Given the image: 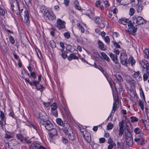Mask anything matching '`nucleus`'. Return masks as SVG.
<instances>
[{
	"label": "nucleus",
	"instance_id": "nucleus-28",
	"mask_svg": "<svg viewBox=\"0 0 149 149\" xmlns=\"http://www.w3.org/2000/svg\"><path fill=\"white\" fill-rule=\"evenodd\" d=\"M116 78L118 81L120 82L123 81V79L121 76L119 74H117L115 75Z\"/></svg>",
	"mask_w": 149,
	"mask_h": 149
},
{
	"label": "nucleus",
	"instance_id": "nucleus-5",
	"mask_svg": "<svg viewBox=\"0 0 149 149\" xmlns=\"http://www.w3.org/2000/svg\"><path fill=\"white\" fill-rule=\"evenodd\" d=\"M44 16L49 21H53L56 19V17L53 13L47 10L45 13Z\"/></svg>",
	"mask_w": 149,
	"mask_h": 149
},
{
	"label": "nucleus",
	"instance_id": "nucleus-55",
	"mask_svg": "<svg viewBox=\"0 0 149 149\" xmlns=\"http://www.w3.org/2000/svg\"><path fill=\"white\" fill-rule=\"evenodd\" d=\"M30 75L31 77L33 78L34 79H35L36 78V76L34 72H31Z\"/></svg>",
	"mask_w": 149,
	"mask_h": 149
},
{
	"label": "nucleus",
	"instance_id": "nucleus-63",
	"mask_svg": "<svg viewBox=\"0 0 149 149\" xmlns=\"http://www.w3.org/2000/svg\"><path fill=\"white\" fill-rule=\"evenodd\" d=\"M124 121L123 120H121L119 124V128H123Z\"/></svg>",
	"mask_w": 149,
	"mask_h": 149
},
{
	"label": "nucleus",
	"instance_id": "nucleus-34",
	"mask_svg": "<svg viewBox=\"0 0 149 149\" xmlns=\"http://www.w3.org/2000/svg\"><path fill=\"white\" fill-rule=\"evenodd\" d=\"M146 73H144V74L143 75V80L145 81L147 80L148 79V77L149 75V73L148 72H146Z\"/></svg>",
	"mask_w": 149,
	"mask_h": 149
},
{
	"label": "nucleus",
	"instance_id": "nucleus-45",
	"mask_svg": "<svg viewBox=\"0 0 149 149\" xmlns=\"http://www.w3.org/2000/svg\"><path fill=\"white\" fill-rule=\"evenodd\" d=\"M56 121L58 124L61 126L63 125V122L61 119L57 118L56 119Z\"/></svg>",
	"mask_w": 149,
	"mask_h": 149
},
{
	"label": "nucleus",
	"instance_id": "nucleus-57",
	"mask_svg": "<svg viewBox=\"0 0 149 149\" xmlns=\"http://www.w3.org/2000/svg\"><path fill=\"white\" fill-rule=\"evenodd\" d=\"M98 69L103 73L104 75H105V72L101 66H100Z\"/></svg>",
	"mask_w": 149,
	"mask_h": 149
},
{
	"label": "nucleus",
	"instance_id": "nucleus-25",
	"mask_svg": "<svg viewBox=\"0 0 149 149\" xmlns=\"http://www.w3.org/2000/svg\"><path fill=\"white\" fill-rule=\"evenodd\" d=\"M144 56L145 58L149 59V50L145 49L144 51Z\"/></svg>",
	"mask_w": 149,
	"mask_h": 149
},
{
	"label": "nucleus",
	"instance_id": "nucleus-15",
	"mask_svg": "<svg viewBox=\"0 0 149 149\" xmlns=\"http://www.w3.org/2000/svg\"><path fill=\"white\" fill-rule=\"evenodd\" d=\"M24 22L26 24L28 25L30 22L29 13L28 11L26 10L24 11Z\"/></svg>",
	"mask_w": 149,
	"mask_h": 149
},
{
	"label": "nucleus",
	"instance_id": "nucleus-60",
	"mask_svg": "<svg viewBox=\"0 0 149 149\" xmlns=\"http://www.w3.org/2000/svg\"><path fill=\"white\" fill-rule=\"evenodd\" d=\"M107 143L109 144L115 143L114 142L113 140L112 139L111 137L109 138L108 139Z\"/></svg>",
	"mask_w": 149,
	"mask_h": 149
},
{
	"label": "nucleus",
	"instance_id": "nucleus-22",
	"mask_svg": "<svg viewBox=\"0 0 149 149\" xmlns=\"http://www.w3.org/2000/svg\"><path fill=\"white\" fill-rule=\"evenodd\" d=\"M126 78V81L128 83L132 84L133 85H134L135 84V81L130 76H127Z\"/></svg>",
	"mask_w": 149,
	"mask_h": 149
},
{
	"label": "nucleus",
	"instance_id": "nucleus-43",
	"mask_svg": "<svg viewBox=\"0 0 149 149\" xmlns=\"http://www.w3.org/2000/svg\"><path fill=\"white\" fill-rule=\"evenodd\" d=\"M51 112L52 115L55 117L58 116V112L56 110L51 111Z\"/></svg>",
	"mask_w": 149,
	"mask_h": 149
},
{
	"label": "nucleus",
	"instance_id": "nucleus-52",
	"mask_svg": "<svg viewBox=\"0 0 149 149\" xmlns=\"http://www.w3.org/2000/svg\"><path fill=\"white\" fill-rule=\"evenodd\" d=\"M107 147V149H112L114 146H116V143L109 144Z\"/></svg>",
	"mask_w": 149,
	"mask_h": 149
},
{
	"label": "nucleus",
	"instance_id": "nucleus-7",
	"mask_svg": "<svg viewBox=\"0 0 149 149\" xmlns=\"http://www.w3.org/2000/svg\"><path fill=\"white\" fill-rule=\"evenodd\" d=\"M57 27L61 30L65 27V22L60 19H58L56 21Z\"/></svg>",
	"mask_w": 149,
	"mask_h": 149
},
{
	"label": "nucleus",
	"instance_id": "nucleus-50",
	"mask_svg": "<svg viewBox=\"0 0 149 149\" xmlns=\"http://www.w3.org/2000/svg\"><path fill=\"white\" fill-rule=\"evenodd\" d=\"M140 95L141 97H142V98L143 99V100H145V97L144 94V93L143 92L141 88L140 89Z\"/></svg>",
	"mask_w": 149,
	"mask_h": 149
},
{
	"label": "nucleus",
	"instance_id": "nucleus-31",
	"mask_svg": "<svg viewBox=\"0 0 149 149\" xmlns=\"http://www.w3.org/2000/svg\"><path fill=\"white\" fill-rule=\"evenodd\" d=\"M16 136L18 139L21 142L23 141L24 136L22 134H16Z\"/></svg>",
	"mask_w": 149,
	"mask_h": 149
},
{
	"label": "nucleus",
	"instance_id": "nucleus-18",
	"mask_svg": "<svg viewBox=\"0 0 149 149\" xmlns=\"http://www.w3.org/2000/svg\"><path fill=\"white\" fill-rule=\"evenodd\" d=\"M109 55L112 60L116 63L117 64L118 62L117 56L116 55L113 54L111 52L109 53Z\"/></svg>",
	"mask_w": 149,
	"mask_h": 149
},
{
	"label": "nucleus",
	"instance_id": "nucleus-14",
	"mask_svg": "<svg viewBox=\"0 0 149 149\" xmlns=\"http://www.w3.org/2000/svg\"><path fill=\"white\" fill-rule=\"evenodd\" d=\"M140 72L139 71L136 72L132 75V77L136 79L138 81H140L142 80V78L140 75Z\"/></svg>",
	"mask_w": 149,
	"mask_h": 149
},
{
	"label": "nucleus",
	"instance_id": "nucleus-21",
	"mask_svg": "<svg viewBox=\"0 0 149 149\" xmlns=\"http://www.w3.org/2000/svg\"><path fill=\"white\" fill-rule=\"evenodd\" d=\"M129 20L127 19H125V18H121L118 21L119 23L124 25H126L127 24Z\"/></svg>",
	"mask_w": 149,
	"mask_h": 149
},
{
	"label": "nucleus",
	"instance_id": "nucleus-35",
	"mask_svg": "<svg viewBox=\"0 0 149 149\" xmlns=\"http://www.w3.org/2000/svg\"><path fill=\"white\" fill-rule=\"evenodd\" d=\"M102 19V17H97L95 19V21L97 24H100Z\"/></svg>",
	"mask_w": 149,
	"mask_h": 149
},
{
	"label": "nucleus",
	"instance_id": "nucleus-48",
	"mask_svg": "<svg viewBox=\"0 0 149 149\" xmlns=\"http://www.w3.org/2000/svg\"><path fill=\"white\" fill-rule=\"evenodd\" d=\"M143 9V7L141 5H140L136 7L137 11L138 13L141 12Z\"/></svg>",
	"mask_w": 149,
	"mask_h": 149
},
{
	"label": "nucleus",
	"instance_id": "nucleus-17",
	"mask_svg": "<svg viewBox=\"0 0 149 149\" xmlns=\"http://www.w3.org/2000/svg\"><path fill=\"white\" fill-rule=\"evenodd\" d=\"M97 45L99 48L101 50L103 51H105L107 50V47L105 46L103 42L100 40H99L97 42Z\"/></svg>",
	"mask_w": 149,
	"mask_h": 149
},
{
	"label": "nucleus",
	"instance_id": "nucleus-42",
	"mask_svg": "<svg viewBox=\"0 0 149 149\" xmlns=\"http://www.w3.org/2000/svg\"><path fill=\"white\" fill-rule=\"evenodd\" d=\"M135 12V10L132 8H130L129 9V14L130 16L133 15Z\"/></svg>",
	"mask_w": 149,
	"mask_h": 149
},
{
	"label": "nucleus",
	"instance_id": "nucleus-44",
	"mask_svg": "<svg viewBox=\"0 0 149 149\" xmlns=\"http://www.w3.org/2000/svg\"><path fill=\"white\" fill-rule=\"evenodd\" d=\"M50 43L51 45V46L52 48H54L56 47V43L54 40H51L50 41Z\"/></svg>",
	"mask_w": 149,
	"mask_h": 149
},
{
	"label": "nucleus",
	"instance_id": "nucleus-38",
	"mask_svg": "<svg viewBox=\"0 0 149 149\" xmlns=\"http://www.w3.org/2000/svg\"><path fill=\"white\" fill-rule=\"evenodd\" d=\"M105 42L107 44H109L110 42V39L109 36H104L103 38Z\"/></svg>",
	"mask_w": 149,
	"mask_h": 149
},
{
	"label": "nucleus",
	"instance_id": "nucleus-49",
	"mask_svg": "<svg viewBox=\"0 0 149 149\" xmlns=\"http://www.w3.org/2000/svg\"><path fill=\"white\" fill-rule=\"evenodd\" d=\"M113 125L112 123H109L107 126V130H111L113 127Z\"/></svg>",
	"mask_w": 149,
	"mask_h": 149
},
{
	"label": "nucleus",
	"instance_id": "nucleus-51",
	"mask_svg": "<svg viewBox=\"0 0 149 149\" xmlns=\"http://www.w3.org/2000/svg\"><path fill=\"white\" fill-rule=\"evenodd\" d=\"M61 51L62 52L61 54L62 57L64 59L66 58L67 56V54L66 53L65 51H64L63 50H61Z\"/></svg>",
	"mask_w": 149,
	"mask_h": 149
},
{
	"label": "nucleus",
	"instance_id": "nucleus-4",
	"mask_svg": "<svg viewBox=\"0 0 149 149\" xmlns=\"http://www.w3.org/2000/svg\"><path fill=\"white\" fill-rule=\"evenodd\" d=\"M30 149H46L44 147L40 145L38 141H35L31 145Z\"/></svg>",
	"mask_w": 149,
	"mask_h": 149
},
{
	"label": "nucleus",
	"instance_id": "nucleus-39",
	"mask_svg": "<svg viewBox=\"0 0 149 149\" xmlns=\"http://www.w3.org/2000/svg\"><path fill=\"white\" fill-rule=\"evenodd\" d=\"M74 4L76 8L77 9L79 10H81V7L79 5V3L77 0L74 1Z\"/></svg>",
	"mask_w": 149,
	"mask_h": 149
},
{
	"label": "nucleus",
	"instance_id": "nucleus-59",
	"mask_svg": "<svg viewBox=\"0 0 149 149\" xmlns=\"http://www.w3.org/2000/svg\"><path fill=\"white\" fill-rule=\"evenodd\" d=\"M104 3L105 5V7H108L110 6V4L109 2L107 1H104Z\"/></svg>",
	"mask_w": 149,
	"mask_h": 149
},
{
	"label": "nucleus",
	"instance_id": "nucleus-47",
	"mask_svg": "<svg viewBox=\"0 0 149 149\" xmlns=\"http://www.w3.org/2000/svg\"><path fill=\"white\" fill-rule=\"evenodd\" d=\"M131 121L132 123H134V122H136L138 121V119L135 117L132 116L130 117Z\"/></svg>",
	"mask_w": 149,
	"mask_h": 149
},
{
	"label": "nucleus",
	"instance_id": "nucleus-37",
	"mask_svg": "<svg viewBox=\"0 0 149 149\" xmlns=\"http://www.w3.org/2000/svg\"><path fill=\"white\" fill-rule=\"evenodd\" d=\"M51 111L56 110L57 106L56 104L55 103H53L51 106Z\"/></svg>",
	"mask_w": 149,
	"mask_h": 149
},
{
	"label": "nucleus",
	"instance_id": "nucleus-40",
	"mask_svg": "<svg viewBox=\"0 0 149 149\" xmlns=\"http://www.w3.org/2000/svg\"><path fill=\"white\" fill-rule=\"evenodd\" d=\"M5 14V10L0 6V15L4 16Z\"/></svg>",
	"mask_w": 149,
	"mask_h": 149
},
{
	"label": "nucleus",
	"instance_id": "nucleus-1",
	"mask_svg": "<svg viewBox=\"0 0 149 149\" xmlns=\"http://www.w3.org/2000/svg\"><path fill=\"white\" fill-rule=\"evenodd\" d=\"M125 141L127 144L129 146H131L133 144V139L132 135L130 132L127 129L125 130Z\"/></svg>",
	"mask_w": 149,
	"mask_h": 149
},
{
	"label": "nucleus",
	"instance_id": "nucleus-46",
	"mask_svg": "<svg viewBox=\"0 0 149 149\" xmlns=\"http://www.w3.org/2000/svg\"><path fill=\"white\" fill-rule=\"evenodd\" d=\"M143 70H145V72H148L149 73V63H148L146 65L145 67L144 68H143Z\"/></svg>",
	"mask_w": 149,
	"mask_h": 149
},
{
	"label": "nucleus",
	"instance_id": "nucleus-24",
	"mask_svg": "<svg viewBox=\"0 0 149 149\" xmlns=\"http://www.w3.org/2000/svg\"><path fill=\"white\" fill-rule=\"evenodd\" d=\"M102 56L104 58V59L106 60L107 61L109 62L110 61V59L109 58L107 55L104 52L100 53Z\"/></svg>",
	"mask_w": 149,
	"mask_h": 149
},
{
	"label": "nucleus",
	"instance_id": "nucleus-56",
	"mask_svg": "<svg viewBox=\"0 0 149 149\" xmlns=\"http://www.w3.org/2000/svg\"><path fill=\"white\" fill-rule=\"evenodd\" d=\"M112 42L113 43V45L116 47V48H120V46L116 42L112 41Z\"/></svg>",
	"mask_w": 149,
	"mask_h": 149
},
{
	"label": "nucleus",
	"instance_id": "nucleus-2",
	"mask_svg": "<svg viewBox=\"0 0 149 149\" xmlns=\"http://www.w3.org/2000/svg\"><path fill=\"white\" fill-rule=\"evenodd\" d=\"M134 140L137 144L140 145H144L147 142L145 139L144 135L135 137Z\"/></svg>",
	"mask_w": 149,
	"mask_h": 149
},
{
	"label": "nucleus",
	"instance_id": "nucleus-6",
	"mask_svg": "<svg viewBox=\"0 0 149 149\" xmlns=\"http://www.w3.org/2000/svg\"><path fill=\"white\" fill-rule=\"evenodd\" d=\"M120 59L121 64L127 66L128 64L127 55L124 53H121L120 54Z\"/></svg>",
	"mask_w": 149,
	"mask_h": 149
},
{
	"label": "nucleus",
	"instance_id": "nucleus-10",
	"mask_svg": "<svg viewBox=\"0 0 149 149\" xmlns=\"http://www.w3.org/2000/svg\"><path fill=\"white\" fill-rule=\"evenodd\" d=\"M64 132L67 134L70 139L72 141L74 139L75 134L71 131H70L68 130H64Z\"/></svg>",
	"mask_w": 149,
	"mask_h": 149
},
{
	"label": "nucleus",
	"instance_id": "nucleus-19",
	"mask_svg": "<svg viewBox=\"0 0 149 149\" xmlns=\"http://www.w3.org/2000/svg\"><path fill=\"white\" fill-rule=\"evenodd\" d=\"M137 27L136 25L134 26H133V27L131 29H128L126 30V31L129 32L130 34H133L136 33L137 31Z\"/></svg>",
	"mask_w": 149,
	"mask_h": 149
},
{
	"label": "nucleus",
	"instance_id": "nucleus-20",
	"mask_svg": "<svg viewBox=\"0 0 149 149\" xmlns=\"http://www.w3.org/2000/svg\"><path fill=\"white\" fill-rule=\"evenodd\" d=\"M51 130L49 134V136L50 137H52L55 135H57V131L56 129L53 128V129H52Z\"/></svg>",
	"mask_w": 149,
	"mask_h": 149
},
{
	"label": "nucleus",
	"instance_id": "nucleus-62",
	"mask_svg": "<svg viewBox=\"0 0 149 149\" xmlns=\"http://www.w3.org/2000/svg\"><path fill=\"white\" fill-rule=\"evenodd\" d=\"M24 1L27 6H29L31 5V3L30 0H24Z\"/></svg>",
	"mask_w": 149,
	"mask_h": 149
},
{
	"label": "nucleus",
	"instance_id": "nucleus-41",
	"mask_svg": "<svg viewBox=\"0 0 149 149\" xmlns=\"http://www.w3.org/2000/svg\"><path fill=\"white\" fill-rule=\"evenodd\" d=\"M128 26V28L129 29H131L133 27V24L132 21L130 20H129L128 22L127 23Z\"/></svg>",
	"mask_w": 149,
	"mask_h": 149
},
{
	"label": "nucleus",
	"instance_id": "nucleus-53",
	"mask_svg": "<svg viewBox=\"0 0 149 149\" xmlns=\"http://www.w3.org/2000/svg\"><path fill=\"white\" fill-rule=\"evenodd\" d=\"M9 39L10 41L11 42V43L12 44H14L15 42V41L14 39V38L12 36H10L9 38Z\"/></svg>",
	"mask_w": 149,
	"mask_h": 149
},
{
	"label": "nucleus",
	"instance_id": "nucleus-27",
	"mask_svg": "<svg viewBox=\"0 0 149 149\" xmlns=\"http://www.w3.org/2000/svg\"><path fill=\"white\" fill-rule=\"evenodd\" d=\"M128 63H129L130 64H131L132 66H133L135 63V61L133 57H130L128 59V61H127Z\"/></svg>",
	"mask_w": 149,
	"mask_h": 149
},
{
	"label": "nucleus",
	"instance_id": "nucleus-30",
	"mask_svg": "<svg viewBox=\"0 0 149 149\" xmlns=\"http://www.w3.org/2000/svg\"><path fill=\"white\" fill-rule=\"evenodd\" d=\"M40 11L41 13H43L44 15L45 13L46 12L45 7L43 5L41 6L40 7Z\"/></svg>",
	"mask_w": 149,
	"mask_h": 149
},
{
	"label": "nucleus",
	"instance_id": "nucleus-12",
	"mask_svg": "<svg viewBox=\"0 0 149 149\" xmlns=\"http://www.w3.org/2000/svg\"><path fill=\"white\" fill-rule=\"evenodd\" d=\"M134 132L135 133V137L144 135L142 130L139 128H135L134 130Z\"/></svg>",
	"mask_w": 149,
	"mask_h": 149
},
{
	"label": "nucleus",
	"instance_id": "nucleus-58",
	"mask_svg": "<svg viewBox=\"0 0 149 149\" xmlns=\"http://www.w3.org/2000/svg\"><path fill=\"white\" fill-rule=\"evenodd\" d=\"M129 91L130 92H131V94H130V96L132 97H135L136 94V93H134V92H132V89H130Z\"/></svg>",
	"mask_w": 149,
	"mask_h": 149
},
{
	"label": "nucleus",
	"instance_id": "nucleus-23",
	"mask_svg": "<svg viewBox=\"0 0 149 149\" xmlns=\"http://www.w3.org/2000/svg\"><path fill=\"white\" fill-rule=\"evenodd\" d=\"M68 59L69 61H71L72 59H78V58L75 55L73 54H70L69 56L68 57Z\"/></svg>",
	"mask_w": 149,
	"mask_h": 149
},
{
	"label": "nucleus",
	"instance_id": "nucleus-11",
	"mask_svg": "<svg viewBox=\"0 0 149 149\" xmlns=\"http://www.w3.org/2000/svg\"><path fill=\"white\" fill-rule=\"evenodd\" d=\"M0 125H1V127L3 129V122L5 123V125L6 124V120L5 118V116L3 112L1 111H0Z\"/></svg>",
	"mask_w": 149,
	"mask_h": 149
},
{
	"label": "nucleus",
	"instance_id": "nucleus-33",
	"mask_svg": "<svg viewBox=\"0 0 149 149\" xmlns=\"http://www.w3.org/2000/svg\"><path fill=\"white\" fill-rule=\"evenodd\" d=\"M107 24V22L106 21L103 20L102 19L100 24L101 25V27L104 28L105 27V26Z\"/></svg>",
	"mask_w": 149,
	"mask_h": 149
},
{
	"label": "nucleus",
	"instance_id": "nucleus-64",
	"mask_svg": "<svg viewBox=\"0 0 149 149\" xmlns=\"http://www.w3.org/2000/svg\"><path fill=\"white\" fill-rule=\"evenodd\" d=\"M99 141H100V143H103L105 142L106 140L104 138H101L99 139Z\"/></svg>",
	"mask_w": 149,
	"mask_h": 149
},
{
	"label": "nucleus",
	"instance_id": "nucleus-26",
	"mask_svg": "<svg viewBox=\"0 0 149 149\" xmlns=\"http://www.w3.org/2000/svg\"><path fill=\"white\" fill-rule=\"evenodd\" d=\"M148 63L147 60L145 59H142L141 61H139V64L142 68H144L146 65Z\"/></svg>",
	"mask_w": 149,
	"mask_h": 149
},
{
	"label": "nucleus",
	"instance_id": "nucleus-13",
	"mask_svg": "<svg viewBox=\"0 0 149 149\" xmlns=\"http://www.w3.org/2000/svg\"><path fill=\"white\" fill-rule=\"evenodd\" d=\"M44 125L46 130H51L53 127L52 124L49 121L45 122Z\"/></svg>",
	"mask_w": 149,
	"mask_h": 149
},
{
	"label": "nucleus",
	"instance_id": "nucleus-32",
	"mask_svg": "<svg viewBox=\"0 0 149 149\" xmlns=\"http://www.w3.org/2000/svg\"><path fill=\"white\" fill-rule=\"evenodd\" d=\"M77 26L78 29L80 30L82 33H84V32L85 30L84 27L80 24L78 23L77 24Z\"/></svg>",
	"mask_w": 149,
	"mask_h": 149
},
{
	"label": "nucleus",
	"instance_id": "nucleus-36",
	"mask_svg": "<svg viewBox=\"0 0 149 149\" xmlns=\"http://www.w3.org/2000/svg\"><path fill=\"white\" fill-rule=\"evenodd\" d=\"M139 105L142 110H143L144 107L143 102L141 100H139Z\"/></svg>",
	"mask_w": 149,
	"mask_h": 149
},
{
	"label": "nucleus",
	"instance_id": "nucleus-9",
	"mask_svg": "<svg viewBox=\"0 0 149 149\" xmlns=\"http://www.w3.org/2000/svg\"><path fill=\"white\" fill-rule=\"evenodd\" d=\"M81 134L82 135L83 137L86 141L88 143L91 142V137L90 133L88 132H86L85 134L83 132H82Z\"/></svg>",
	"mask_w": 149,
	"mask_h": 149
},
{
	"label": "nucleus",
	"instance_id": "nucleus-8",
	"mask_svg": "<svg viewBox=\"0 0 149 149\" xmlns=\"http://www.w3.org/2000/svg\"><path fill=\"white\" fill-rule=\"evenodd\" d=\"M113 97H114V95ZM114 102L113 104V109L112 110V113H113V114H114L115 112L118 108L117 104H118V97L116 96V95H115V97H114Z\"/></svg>",
	"mask_w": 149,
	"mask_h": 149
},
{
	"label": "nucleus",
	"instance_id": "nucleus-16",
	"mask_svg": "<svg viewBox=\"0 0 149 149\" xmlns=\"http://www.w3.org/2000/svg\"><path fill=\"white\" fill-rule=\"evenodd\" d=\"M146 21L142 17L138 16L136 19V23L138 25L146 24Z\"/></svg>",
	"mask_w": 149,
	"mask_h": 149
},
{
	"label": "nucleus",
	"instance_id": "nucleus-54",
	"mask_svg": "<svg viewBox=\"0 0 149 149\" xmlns=\"http://www.w3.org/2000/svg\"><path fill=\"white\" fill-rule=\"evenodd\" d=\"M64 36L65 38L69 39L70 37V34L69 32H65L64 34Z\"/></svg>",
	"mask_w": 149,
	"mask_h": 149
},
{
	"label": "nucleus",
	"instance_id": "nucleus-3",
	"mask_svg": "<svg viewBox=\"0 0 149 149\" xmlns=\"http://www.w3.org/2000/svg\"><path fill=\"white\" fill-rule=\"evenodd\" d=\"M11 4H15L17 8V9L19 11H21L22 10V8L24 6L23 3L22 1L20 0H11Z\"/></svg>",
	"mask_w": 149,
	"mask_h": 149
},
{
	"label": "nucleus",
	"instance_id": "nucleus-61",
	"mask_svg": "<svg viewBox=\"0 0 149 149\" xmlns=\"http://www.w3.org/2000/svg\"><path fill=\"white\" fill-rule=\"evenodd\" d=\"M123 133V128H119V135L121 136Z\"/></svg>",
	"mask_w": 149,
	"mask_h": 149
},
{
	"label": "nucleus",
	"instance_id": "nucleus-29",
	"mask_svg": "<svg viewBox=\"0 0 149 149\" xmlns=\"http://www.w3.org/2000/svg\"><path fill=\"white\" fill-rule=\"evenodd\" d=\"M117 145L118 146L117 149H123L124 146L123 143H120L119 142H117Z\"/></svg>",
	"mask_w": 149,
	"mask_h": 149
}]
</instances>
